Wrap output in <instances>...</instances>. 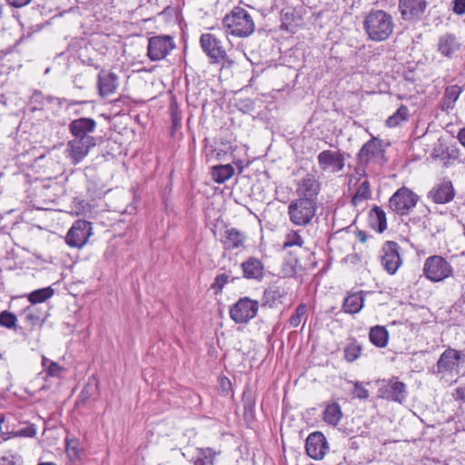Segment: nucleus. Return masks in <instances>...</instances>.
I'll return each instance as SVG.
<instances>
[{
	"instance_id": "79ce46f5",
	"label": "nucleus",
	"mask_w": 465,
	"mask_h": 465,
	"mask_svg": "<svg viewBox=\"0 0 465 465\" xmlns=\"http://www.w3.org/2000/svg\"><path fill=\"white\" fill-rule=\"evenodd\" d=\"M16 316L8 311H3L0 312V325L7 329L15 328L16 325Z\"/></svg>"
},
{
	"instance_id": "a211bd4d",
	"label": "nucleus",
	"mask_w": 465,
	"mask_h": 465,
	"mask_svg": "<svg viewBox=\"0 0 465 465\" xmlns=\"http://www.w3.org/2000/svg\"><path fill=\"white\" fill-rule=\"evenodd\" d=\"M242 277L247 280L262 282L264 278V264L256 257H248L241 263Z\"/></svg>"
},
{
	"instance_id": "9d476101",
	"label": "nucleus",
	"mask_w": 465,
	"mask_h": 465,
	"mask_svg": "<svg viewBox=\"0 0 465 465\" xmlns=\"http://www.w3.org/2000/svg\"><path fill=\"white\" fill-rule=\"evenodd\" d=\"M318 163L322 170L331 169L333 173H339L345 166V153L338 151L324 150L318 156Z\"/></svg>"
},
{
	"instance_id": "bb28decb",
	"label": "nucleus",
	"mask_w": 465,
	"mask_h": 465,
	"mask_svg": "<svg viewBox=\"0 0 465 465\" xmlns=\"http://www.w3.org/2000/svg\"><path fill=\"white\" fill-rule=\"evenodd\" d=\"M370 341L378 348H385L389 341V332L384 326L376 325L369 331Z\"/></svg>"
},
{
	"instance_id": "6e6552de",
	"label": "nucleus",
	"mask_w": 465,
	"mask_h": 465,
	"mask_svg": "<svg viewBox=\"0 0 465 465\" xmlns=\"http://www.w3.org/2000/svg\"><path fill=\"white\" fill-rule=\"evenodd\" d=\"M400 245L393 241H386L381 248V265L390 274H394L402 263Z\"/></svg>"
},
{
	"instance_id": "6e6d98bb",
	"label": "nucleus",
	"mask_w": 465,
	"mask_h": 465,
	"mask_svg": "<svg viewBox=\"0 0 465 465\" xmlns=\"http://www.w3.org/2000/svg\"><path fill=\"white\" fill-rule=\"evenodd\" d=\"M455 401H465V385L456 388L452 393Z\"/></svg>"
},
{
	"instance_id": "864d4df0",
	"label": "nucleus",
	"mask_w": 465,
	"mask_h": 465,
	"mask_svg": "<svg viewBox=\"0 0 465 465\" xmlns=\"http://www.w3.org/2000/svg\"><path fill=\"white\" fill-rule=\"evenodd\" d=\"M416 205H394V211L396 213H398L401 216L408 215L411 213L412 208Z\"/></svg>"
},
{
	"instance_id": "bf43d9fd",
	"label": "nucleus",
	"mask_w": 465,
	"mask_h": 465,
	"mask_svg": "<svg viewBox=\"0 0 465 465\" xmlns=\"http://www.w3.org/2000/svg\"><path fill=\"white\" fill-rule=\"evenodd\" d=\"M233 163L238 170V174H241L243 172V169L249 165V162L244 163V161L240 159L233 161Z\"/></svg>"
},
{
	"instance_id": "2f4dec72",
	"label": "nucleus",
	"mask_w": 465,
	"mask_h": 465,
	"mask_svg": "<svg viewBox=\"0 0 465 465\" xmlns=\"http://www.w3.org/2000/svg\"><path fill=\"white\" fill-rule=\"evenodd\" d=\"M54 289L48 286L33 291L28 294L27 298L32 304H36L45 302V301L50 299L54 295Z\"/></svg>"
},
{
	"instance_id": "052dcab7",
	"label": "nucleus",
	"mask_w": 465,
	"mask_h": 465,
	"mask_svg": "<svg viewBox=\"0 0 465 465\" xmlns=\"http://www.w3.org/2000/svg\"><path fill=\"white\" fill-rule=\"evenodd\" d=\"M369 163H361L357 162V166L355 167V172L357 174L363 176L365 175V168Z\"/></svg>"
},
{
	"instance_id": "f3484780",
	"label": "nucleus",
	"mask_w": 465,
	"mask_h": 465,
	"mask_svg": "<svg viewBox=\"0 0 465 465\" xmlns=\"http://www.w3.org/2000/svg\"><path fill=\"white\" fill-rule=\"evenodd\" d=\"M96 145V141L74 138L67 143V151L72 159V163L76 164L80 163Z\"/></svg>"
},
{
	"instance_id": "de8ad7c7",
	"label": "nucleus",
	"mask_w": 465,
	"mask_h": 465,
	"mask_svg": "<svg viewBox=\"0 0 465 465\" xmlns=\"http://www.w3.org/2000/svg\"><path fill=\"white\" fill-rule=\"evenodd\" d=\"M343 261L352 266L353 268H357L361 265V257L358 253H350L348 254Z\"/></svg>"
},
{
	"instance_id": "b1692460",
	"label": "nucleus",
	"mask_w": 465,
	"mask_h": 465,
	"mask_svg": "<svg viewBox=\"0 0 465 465\" xmlns=\"http://www.w3.org/2000/svg\"><path fill=\"white\" fill-rule=\"evenodd\" d=\"M369 225L380 233L383 232L387 229L386 213L379 205H374L370 211Z\"/></svg>"
},
{
	"instance_id": "5701e85b",
	"label": "nucleus",
	"mask_w": 465,
	"mask_h": 465,
	"mask_svg": "<svg viewBox=\"0 0 465 465\" xmlns=\"http://www.w3.org/2000/svg\"><path fill=\"white\" fill-rule=\"evenodd\" d=\"M365 292L359 291L355 292H349L344 298L342 303V310L348 314H355L361 311L364 306Z\"/></svg>"
},
{
	"instance_id": "e2e57ef3",
	"label": "nucleus",
	"mask_w": 465,
	"mask_h": 465,
	"mask_svg": "<svg viewBox=\"0 0 465 465\" xmlns=\"http://www.w3.org/2000/svg\"><path fill=\"white\" fill-rule=\"evenodd\" d=\"M326 14L327 11L316 12L312 15V18L313 19L314 23H316L319 19L322 18Z\"/></svg>"
},
{
	"instance_id": "09e8293b",
	"label": "nucleus",
	"mask_w": 465,
	"mask_h": 465,
	"mask_svg": "<svg viewBox=\"0 0 465 465\" xmlns=\"http://www.w3.org/2000/svg\"><path fill=\"white\" fill-rule=\"evenodd\" d=\"M63 371L64 368L54 361L50 362L48 369L46 370L47 375L51 377H59Z\"/></svg>"
},
{
	"instance_id": "ddd939ff",
	"label": "nucleus",
	"mask_w": 465,
	"mask_h": 465,
	"mask_svg": "<svg viewBox=\"0 0 465 465\" xmlns=\"http://www.w3.org/2000/svg\"><path fill=\"white\" fill-rule=\"evenodd\" d=\"M328 449L325 436L321 431H314L306 439L305 450L308 456L313 460H322Z\"/></svg>"
},
{
	"instance_id": "a18cd8bd",
	"label": "nucleus",
	"mask_w": 465,
	"mask_h": 465,
	"mask_svg": "<svg viewBox=\"0 0 465 465\" xmlns=\"http://www.w3.org/2000/svg\"><path fill=\"white\" fill-rule=\"evenodd\" d=\"M66 451L70 459H79L81 449L79 442L74 439H66Z\"/></svg>"
},
{
	"instance_id": "4be33fe9",
	"label": "nucleus",
	"mask_w": 465,
	"mask_h": 465,
	"mask_svg": "<svg viewBox=\"0 0 465 465\" xmlns=\"http://www.w3.org/2000/svg\"><path fill=\"white\" fill-rule=\"evenodd\" d=\"M460 43L454 34H445L439 38L438 51L445 57L451 58L460 49Z\"/></svg>"
},
{
	"instance_id": "603ef678",
	"label": "nucleus",
	"mask_w": 465,
	"mask_h": 465,
	"mask_svg": "<svg viewBox=\"0 0 465 465\" xmlns=\"http://www.w3.org/2000/svg\"><path fill=\"white\" fill-rule=\"evenodd\" d=\"M451 10L458 15L465 14V0H453Z\"/></svg>"
},
{
	"instance_id": "a19ab883",
	"label": "nucleus",
	"mask_w": 465,
	"mask_h": 465,
	"mask_svg": "<svg viewBox=\"0 0 465 465\" xmlns=\"http://www.w3.org/2000/svg\"><path fill=\"white\" fill-rule=\"evenodd\" d=\"M299 264V260L297 258H290L288 261H285L282 264V272L284 277H292L297 272V266Z\"/></svg>"
},
{
	"instance_id": "c756f323",
	"label": "nucleus",
	"mask_w": 465,
	"mask_h": 465,
	"mask_svg": "<svg viewBox=\"0 0 465 465\" xmlns=\"http://www.w3.org/2000/svg\"><path fill=\"white\" fill-rule=\"evenodd\" d=\"M461 91V87L457 84L447 86L441 99V108L446 110L452 109Z\"/></svg>"
},
{
	"instance_id": "f704fd0d",
	"label": "nucleus",
	"mask_w": 465,
	"mask_h": 465,
	"mask_svg": "<svg viewBox=\"0 0 465 465\" xmlns=\"http://www.w3.org/2000/svg\"><path fill=\"white\" fill-rule=\"evenodd\" d=\"M361 345L353 340L344 348V359L348 362H353L361 356Z\"/></svg>"
},
{
	"instance_id": "473e14b6",
	"label": "nucleus",
	"mask_w": 465,
	"mask_h": 465,
	"mask_svg": "<svg viewBox=\"0 0 465 465\" xmlns=\"http://www.w3.org/2000/svg\"><path fill=\"white\" fill-rule=\"evenodd\" d=\"M409 108L406 105L401 104L398 110L386 120V125L388 127H396L401 122L407 121L409 119Z\"/></svg>"
},
{
	"instance_id": "8fccbe9b",
	"label": "nucleus",
	"mask_w": 465,
	"mask_h": 465,
	"mask_svg": "<svg viewBox=\"0 0 465 465\" xmlns=\"http://www.w3.org/2000/svg\"><path fill=\"white\" fill-rule=\"evenodd\" d=\"M17 435L25 438H34L36 435V428L33 424L28 425L25 428L20 429L17 431Z\"/></svg>"
},
{
	"instance_id": "7c9ffc66",
	"label": "nucleus",
	"mask_w": 465,
	"mask_h": 465,
	"mask_svg": "<svg viewBox=\"0 0 465 465\" xmlns=\"http://www.w3.org/2000/svg\"><path fill=\"white\" fill-rule=\"evenodd\" d=\"M342 416L341 406L336 403L328 404L323 411V420L330 425H337Z\"/></svg>"
},
{
	"instance_id": "aec40b11",
	"label": "nucleus",
	"mask_w": 465,
	"mask_h": 465,
	"mask_svg": "<svg viewBox=\"0 0 465 465\" xmlns=\"http://www.w3.org/2000/svg\"><path fill=\"white\" fill-rule=\"evenodd\" d=\"M315 213V205H289L290 220L296 225L308 224Z\"/></svg>"
},
{
	"instance_id": "20e7f679",
	"label": "nucleus",
	"mask_w": 465,
	"mask_h": 465,
	"mask_svg": "<svg viewBox=\"0 0 465 465\" xmlns=\"http://www.w3.org/2000/svg\"><path fill=\"white\" fill-rule=\"evenodd\" d=\"M258 309L257 301L242 297L231 306L229 314L235 323H247L256 316Z\"/></svg>"
},
{
	"instance_id": "4d7b16f0",
	"label": "nucleus",
	"mask_w": 465,
	"mask_h": 465,
	"mask_svg": "<svg viewBox=\"0 0 465 465\" xmlns=\"http://www.w3.org/2000/svg\"><path fill=\"white\" fill-rule=\"evenodd\" d=\"M32 0H7V3L15 8L23 7L28 5Z\"/></svg>"
},
{
	"instance_id": "7ed1b4c3",
	"label": "nucleus",
	"mask_w": 465,
	"mask_h": 465,
	"mask_svg": "<svg viewBox=\"0 0 465 465\" xmlns=\"http://www.w3.org/2000/svg\"><path fill=\"white\" fill-rule=\"evenodd\" d=\"M450 263L440 255L428 257L423 265L424 275L431 282H441L452 274Z\"/></svg>"
},
{
	"instance_id": "72a5a7b5",
	"label": "nucleus",
	"mask_w": 465,
	"mask_h": 465,
	"mask_svg": "<svg viewBox=\"0 0 465 465\" xmlns=\"http://www.w3.org/2000/svg\"><path fill=\"white\" fill-rule=\"evenodd\" d=\"M218 454L212 448L198 449V456L194 460V465H214V458Z\"/></svg>"
},
{
	"instance_id": "c85d7f7f",
	"label": "nucleus",
	"mask_w": 465,
	"mask_h": 465,
	"mask_svg": "<svg viewBox=\"0 0 465 465\" xmlns=\"http://www.w3.org/2000/svg\"><path fill=\"white\" fill-rule=\"evenodd\" d=\"M235 170L231 164H218L211 169L213 180L217 183H223L234 174Z\"/></svg>"
},
{
	"instance_id": "e433bc0d",
	"label": "nucleus",
	"mask_w": 465,
	"mask_h": 465,
	"mask_svg": "<svg viewBox=\"0 0 465 465\" xmlns=\"http://www.w3.org/2000/svg\"><path fill=\"white\" fill-rule=\"evenodd\" d=\"M371 190L370 183L364 181L357 189L356 193L351 198V203H357L358 202L367 201L370 198Z\"/></svg>"
},
{
	"instance_id": "412c9836",
	"label": "nucleus",
	"mask_w": 465,
	"mask_h": 465,
	"mask_svg": "<svg viewBox=\"0 0 465 465\" xmlns=\"http://www.w3.org/2000/svg\"><path fill=\"white\" fill-rule=\"evenodd\" d=\"M98 89L101 96H106L114 93L118 87V76L113 72L104 69L98 74Z\"/></svg>"
},
{
	"instance_id": "423d86ee",
	"label": "nucleus",
	"mask_w": 465,
	"mask_h": 465,
	"mask_svg": "<svg viewBox=\"0 0 465 465\" xmlns=\"http://www.w3.org/2000/svg\"><path fill=\"white\" fill-rule=\"evenodd\" d=\"M92 223L84 220L75 221L65 236V242L70 247L82 248L92 235Z\"/></svg>"
},
{
	"instance_id": "ea45409f",
	"label": "nucleus",
	"mask_w": 465,
	"mask_h": 465,
	"mask_svg": "<svg viewBox=\"0 0 465 465\" xmlns=\"http://www.w3.org/2000/svg\"><path fill=\"white\" fill-rule=\"evenodd\" d=\"M307 306L304 303H301L295 309L294 313L290 318V325L293 328L298 327L302 322V318L306 315Z\"/></svg>"
},
{
	"instance_id": "6ab92c4d",
	"label": "nucleus",
	"mask_w": 465,
	"mask_h": 465,
	"mask_svg": "<svg viewBox=\"0 0 465 465\" xmlns=\"http://www.w3.org/2000/svg\"><path fill=\"white\" fill-rule=\"evenodd\" d=\"M382 153L381 140L372 137L361 146L356 155V159L359 163H369L373 158L378 157Z\"/></svg>"
},
{
	"instance_id": "2eb2a0df",
	"label": "nucleus",
	"mask_w": 465,
	"mask_h": 465,
	"mask_svg": "<svg viewBox=\"0 0 465 465\" xmlns=\"http://www.w3.org/2000/svg\"><path fill=\"white\" fill-rule=\"evenodd\" d=\"M456 192L451 181L443 180L428 193V199L434 203H448L455 197Z\"/></svg>"
},
{
	"instance_id": "13d9d810",
	"label": "nucleus",
	"mask_w": 465,
	"mask_h": 465,
	"mask_svg": "<svg viewBox=\"0 0 465 465\" xmlns=\"http://www.w3.org/2000/svg\"><path fill=\"white\" fill-rule=\"evenodd\" d=\"M403 79L410 83H414L416 81L415 74L413 70H407L403 73Z\"/></svg>"
},
{
	"instance_id": "37998d69",
	"label": "nucleus",
	"mask_w": 465,
	"mask_h": 465,
	"mask_svg": "<svg viewBox=\"0 0 465 465\" xmlns=\"http://www.w3.org/2000/svg\"><path fill=\"white\" fill-rule=\"evenodd\" d=\"M171 118H172V130L174 132L181 126L182 113L176 102H173L170 105Z\"/></svg>"
},
{
	"instance_id": "0eeeda50",
	"label": "nucleus",
	"mask_w": 465,
	"mask_h": 465,
	"mask_svg": "<svg viewBox=\"0 0 465 465\" xmlns=\"http://www.w3.org/2000/svg\"><path fill=\"white\" fill-rule=\"evenodd\" d=\"M200 45L213 64H219L227 58L222 41L213 34H203L200 37Z\"/></svg>"
},
{
	"instance_id": "5fc2aeb1",
	"label": "nucleus",
	"mask_w": 465,
	"mask_h": 465,
	"mask_svg": "<svg viewBox=\"0 0 465 465\" xmlns=\"http://www.w3.org/2000/svg\"><path fill=\"white\" fill-rule=\"evenodd\" d=\"M30 101L32 104L43 105L45 104V96L43 95L42 92L35 91L31 96Z\"/></svg>"
},
{
	"instance_id": "f257e3e1",
	"label": "nucleus",
	"mask_w": 465,
	"mask_h": 465,
	"mask_svg": "<svg viewBox=\"0 0 465 465\" xmlns=\"http://www.w3.org/2000/svg\"><path fill=\"white\" fill-rule=\"evenodd\" d=\"M363 28L370 40L382 42L392 35L394 23L389 13L371 10L364 18Z\"/></svg>"
},
{
	"instance_id": "3c124183",
	"label": "nucleus",
	"mask_w": 465,
	"mask_h": 465,
	"mask_svg": "<svg viewBox=\"0 0 465 465\" xmlns=\"http://www.w3.org/2000/svg\"><path fill=\"white\" fill-rule=\"evenodd\" d=\"M25 320L26 323L32 327L37 325L40 321L39 317L37 315H35V313H33L30 311L29 307L25 311Z\"/></svg>"
},
{
	"instance_id": "774afa93",
	"label": "nucleus",
	"mask_w": 465,
	"mask_h": 465,
	"mask_svg": "<svg viewBox=\"0 0 465 465\" xmlns=\"http://www.w3.org/2000/svg\"><path fill=\"white\" fill-rule=\"evenodd\" d=\"M50 362H53V361L49 360L45 356L42 357V365L45 369H48V365L50 364Z\"/></svg>"
},
{
	"instance_id": "69168bd1",
	"label": "nucleus",
	"mask_w": 465,
	"mask_h": 465,
	"mask_svg": "<svg viewBox=\"0 0 465 465\" xmlns=\"http://www.w3.org/2000/svg\"><path fill=\"white\" fill-rule=\"evenodd\" d=\"M29 211L30 212L36 211V212H48V213H51V212H55L56 210L52 209V208H44V207H41V206H36V207H35L33 209H30Z\"/></svg>"
},
{
	"instance_id": "338daca9",
	"label": "nucleus",
	"mask_w": 465,
	"mask_h": 465,
	"mask_svg": "<svg viewBox=\"0 0 465 465\" xmlns=\"http://www.w3.org/2000/svg\"><path fill=\"white\" fill-rule=\"evenodd\" d=\"M357 237L361 242H365L368 239L367 233L363 231H359L357 232Z\"/></svg>"
},
{
	"instance_id": "f03ea898",
	"label": "nucleus",
	"mask_w": 465,
	"mask_h": 465,
	"mask_svg": "<svg viewBox=\"0 0 465 465\" xmlns=\"http://www.w3.org/2000/svg\"><path fill=\"white\" fill-rule=\"evenodd\" d=\"M223 25L228 35L237 37H247L255 29L252 17L242 7L235 6L223 19Z\"/></svg>"
},
{
	"instance_id": "9b49d317",
	"label": "nucleus",
	"mask_w": 465,
	"mask_h": 465,
	"mask_svg": "<svg viewBox=\"0 0 465 465\" xmlns=\"http://www.w3.org/2000/svg\"><path fill=\"white\" fill-rule=\"evenodd\" d=\"M460 361H465V355L458 350L448 348L440 356L436 366L438 373H451Z\"/></svg>"
},
{
	"instance_id": "c03bdc74",
	"label": "nucleus",
	"mask_w": 465,
	"mask_h": 465,
	"mask_svg": "<svg viewBox=\"0 0 465 465\" xmlns=\"http://www.w3.org/2000/svg\"><path fill=\"white\" fill-rule=\"evenodd\" d=\"M0 465H24V460L19 454L8 452L0 457Z\"/></svg>"
},
{
	"instance_id": "1a4fd4ad",
	"label": "nucleus",
	"mask_w": 465,
	"mask_h": 465,
	"mask_svg": "<svg viewBox=\"0 0 465 465\" xmlns=\"http://www.w3.org/2000/svg\"><path fill=\"white\" fill-rule=\"evenodd\" d=\"M427 5L426 0H399V11L404 21L416 22L421 19Z\"/></svg>"
},
{
	"instance_id": "680f3d73",
	"label": "nucleus",
	"mask_w": 465,
	"mask_h": 465,
	"mask_svg": "<svg viewBox=\"0 0 465 465\" xmlns=\"http://www.w3.org/2000/svg\"><path fill=\"white\" fill-rule=\"evenodd\" d=\"M58 100H59L60 104H62V102H64V103H65L67 104V106H72V105H75V104H86L87 103L86 101L68 100V99H65V98L58 99Z\"/></svg>"
},
{
	"instance_id": "4c0bfd02",
	"label": "nucleus",
	"mask_w": 465,
	"mask_h": 465,
	"mask_svg": "<svg viewBox=\"0 0 465 465\" xmlns=\"http://www.w3.org/2000/svg\"><path fill=\"white\" fill-rule=\"evenodd\" d=\"M230 278L232 279V282L234 280V278L231 275V272L218 274L214 278V282H213L211 288L214 290L215 293L221 292L224 285L229 282Z\"/></svg>"
},
{
	"instance_id": "4468645a",
	"label": "nucleus",
	"mask_w": 465,
	"mask_h": 465,
	"mask_svg": "<svg viewBox=\"0 0 465 465\" xmlns=\"http://www.w3.org/2000/svg\"><path fill=\"white\" fill-rule=\"evenodd\" d=\"M379 393L383 399L402 403L407 395L406 385L397 378H393L380 387Z\"/></svg>"
},
{
	"instance_id": "49530a36",
	"label": "nucleus",
	"mask_w": 465,
	"mask_h": 465,
	"mask_svg": "<svg viewBox=\"0 0 465 465\" xmlns=\"http://www.w3.org/2000/svg\"><path fill=\"white\" fill-rule=\"evenodd\" d=\"M353 397L358 398L360 400H366L369 397V391L365 389L360 381L353 382Z\"/></svg>"
},
{
	"instance_id": "39448f33",
	"label": "nucleus",
	"mask_w": 465,
	"mask_h": 465,
	"mask_svg": "<svg viewBox=\"0 0 465 465\" xmlns=\"http://www.w3.org/2000/svg\"><path fill=\"white\" fill-rule=\"evenodd\" d=\"M175 47L173 38L170 35H156L149 38L147 55L151 61L164 59Z\"/></svg>"
},
{
	"instance_id": "a878e982",
	"label": "nucleus",
	"mask_w": 465,
	"mask_h": 465,
	"mask_svg": "<svg viewBox=\"0 0 465 465\" xmlns=\"http://www.w3.org/2000/svg\"><path fill=\"white\" fill-rule=\"evenodd\" d=\"M285 296L283 290L278 287H271L264 291L262 298V306L275 308L282 304V299Z\"/></svg>"
},
{
	"instance_id": "393cba45",
	"label": "nucleus",
	"mask_w": 465,
	"mask_h": 465,
	"mask_svg": "<svg viewBox=\"0 0 465 465\" xmlns=\"http://www.w3.org/2000/svg\"><path fill=\"white\" fill-rule=\"evenodd\" d=\"M246 235L236 228L225 231V240L223 241L225 249L233 250L243 247Z\"/></svg>"
},
{
	"instance_id": "cd10ccee",
	"label": "nucleus",
	"mask_w": 465,
	"mask_h": 465,
	"mask_svg": "<svg viewBox=\"0 0 465 465\" xmlns=\"http://www.w3.org/2000/svg\"><path fill=\"white\" fill-rule=\"evenodd\" d=\"M420 197L409 188L403 186L394 193L389 203H417Z\"/></svg>"
},
{
	"instance_id": "c9c22d12",
	"label": "nucleus",
	"mask_w": 465,
	"mask_h": 465,
	"mask_svg": "<svg viewBox=\"0 0 465 465\" xmlns=\"http://www.w3.org/2000/svg\"><path fill=\"white\" fill-rule=\"evenodd\" d=\"M242 405L244 416L252 417L255 411V401L249 389L245 390L242 393Z\"/></svg>"
},
{
	"instance_id": "f8f14e48",
	"label": "nucleus",
	"mask_w": 465,
	"mask_h": 465,
	"mask_svg": "<svg viewBox=\"0 0 465 465\" xmlns=\"http://www.w3.org/2000/svg\"><path fill=\"white\" fill-rule=\"evenodd\" d=\"M96 121L89 117H80L70 122L68 129L74 138L96 141L90 135L96 129Z\"/></svg>"
},
{
	"instance_id": "0e129e2a",
	"label": "nucleus",
	"mask_w": 465,
	"mask_h": 465,
	"mask_svg": "<svg viewBox=\"0 0 465 465\" xmlns=\"http://www.w3.org/2000/svg\"><path fill=\"white\" fill-rule=\"evenodd\" d=\"M458 139L460 143L465 147V127L460 129L458 134Z\"/></svg>"
},
{
	"instance_id": "58836bf2",
	"label": "nucleus",
	"mask_w": 465,
	"mask_h": 465,
	"mask_svg": "<svg viewBox=\"0 0 465 465\" xmlns=\"http://www.w3.org/2000/svg\"><path fill=\"white\" fill-rule=\"evenodd\" d=\"M303 242H304L302 238L297 232H291L285 237V241L282 244V250H285L292 246L302 247Z\"/></svg>"
},
{
	"instance_id": "dca6fc26",
	"label": "nucleus",
	"mask_w": 465,
	"mask_h": 465,
	"mask_svg": "<svg viewBox=\"0 0 465 465\" xmlns=\"http://www.w3.org/2000/svg\"><path fill=\"white\" fill-rule=\"evenodd\" d=\"M320 189L321 184L314 176L312 174H307L298 183L296 192L301 199L309 202L310 203H315Z\"/></svg>"
}]
</instances>
